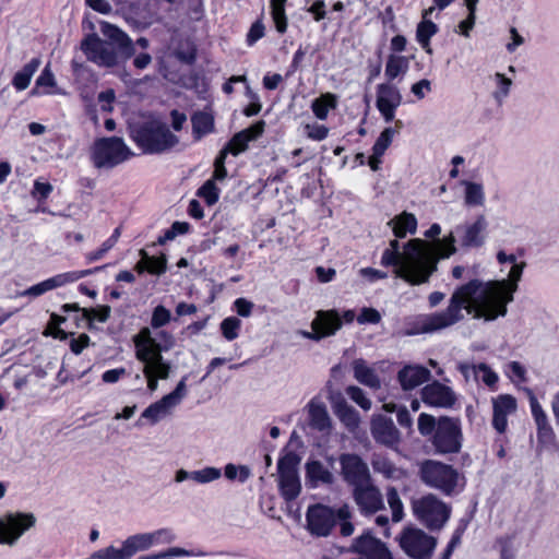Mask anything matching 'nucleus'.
Here are the masks:
<instances>
[{
    "label": "nucleus",
    "instance_id": "obj_1",
    "mask_svg": "<svg viewBox=\"0 0 559 559\" xmlns=\"http://www.w3.org/2000/svg\"><path fill=\"white\" fill-rule=\"evenodd\" d=\"M525 263H514L509 281H480L478 278L455 288L447 309L426 316L420 332L431 333L454 325L464 319V311L474 319L496 320L507 313V305L513 300Z\"/></svg>",
    "mask_w": 559,
    "mask_h": 559
},
{
    "label": "nucleus",
    "instance_id": "obj_2",
    "mask_svg": "<svg viewBox=\"0 0 559 559\" xmlns=\"http://www.w3.org/2000/svg\"><path fill=\"white\" fill-rule=\"evenodd\" d=\"M455 238L451 234L443 240H437L436 245L421 239H412L400 251V242L390 241L381 258L384 266H394V274L412 285L428 282L430 275L437 270L440 258H448L456 251Z\"/></svg>",
    "mask_w": 559,
    "mask_h": 559
},
{
    "label": "nucleus",
    "instance_id": "obj_3",
    "mask_svg": "<svg viewBox=\"0 0 559 559\" xmlns=\"http://www.w3.org/2000/svg\"><path fill=\"white\" fill-rule=\"evenodd\" d=\"M99 28L106 39L88 34L80 45L86 59L102 68H115L134 56L133 40L118 26L100 22Z\"/></svg>",
    "mask_w": 559,
    "mask_h": 559
},
{
    "label": "nucleus",
    "instance_id": "obj_4",
    "mask_svg": "<svg viewBox=\"0 0 559 559\" xmlns=\"http://www.w3.org/2000/svg\"><path fill=\"white\" fill-rule=\"evenodd\" d=\"M134 142L144 153L158 154L176 146L178 136L173 134L167 124L157 119H148L131 130Z\"/></svg>",
    "mask_w": 559,
    "mask_h": 559
},
{
    "label": "nucleus",
    "instance_id": "obj_5",
    "mask_svg": "<svg viewBox=\"0 0 559 559\" xmlns=\"http://www.w3.org/2000/svg\"><path fill=\"white\" fill-rule=\"evenodd\" d=\"M419 477L427 486L452 495L460 481L459 472L451 465L435 460H426L419 465Z\"/></svg>",
    "mask_w": 559,
    "mask_h": 559
},
{
    "label": "nucleus",
    "instance_id": "obj_6",
    "mask_svg": "<svg viewBox=\"0 0 559 559\" xmlns=\"http://www.w3.org/2000/svg\"><path fill=\"white\" fill-rule=\"evenodd\" d=\"M132 155L121 138H100L91 147V159L96 168H112Z\"/></svg>",
    "mask_w": 559,
    "mask_h": 559
},
{
    "label": "nucleus",
    "instance_id": "obj_7",
    "mask_svg": "<svg viewBox=\"0 0 559 559\" xmlns=\"http://www.w3.org/2000/svg\"><path fill=\"white\" fill-rule=\"evenodd\" d=\"M414 515L431 530H440L450 516L451 509L432 493L412 500Z\"/></svg>",
    "mask_w": 559,
    "mask_h": 559
},
{
    "label": "nucleus",
    "instance_id": "obj_8",
    "mask_svg": "<svg viewBox=\"0 0 559 559\" xmlns=\"http://www.w3.org/2000/svg\"><path fill=\"white\" fill-rule=\"evenodd\" d=\"M399 545L412 559H431L437 538L418 527H405L397 537Z\"/></svg>",
    "mask_w": 559,
    "mask_h": 559
},
{
    "label": "nucleus",
    "instance_id": "obj_9",
    "mask_svg": "<svg viewBox=\"0 0 559 559\" xmlns=\"http://www.w3.org/2000/svg\"><path fill=\"white\" fill-rule=\"evenodd\" d=\"M432 445L437 453H457L462 447V430L459 419L440 417L432 435Z\"/></svg>",
    "mask_w": 559,
    "mask_h": 559
},
{
    "label": "nucleus",
    "instance_id": "obj_10",
    "mask_svg": "<svg viewBox=\"0 0 559 559\" xmlns=\"http://www.w3.org/2000/svg\"><path fill=\"white\" fill-rule=\"evenodd\" d=\"M136 358L143 364V374L147 381V389L154 392L158 388V380L169 378L171 365L164 360L158 353H152L147 348H141L135 353Z\"/></svg>",
    "mask_w": 559,
    "mask_h": 559
},
{
    "label": "nucleus",
    "instance_id": "obj_11",
    "mask_svg": "<svg viewBox=\"0 0 559 559\" xmlns=\"http://www.w3.org/2000/svg\"><path fill=\"white\" fill-rule=\"evenodd\" d=\"M36 523L33 513L11 512L0 518V535L2 542L8 545H14L23 533Z\"/></svg>",
    "mask_w": 559,
    "mask_h": 559
},
{
    "label": "nucleus",
    "instance_id": "obj_12",
    "mask_svg": "<svg viewBox=\"0 0 559 559\" xmlns=\"http://www.w3.org/2000/svg\"><path fill=\"white\" fill-rule=\"evenodd\" d=\"M338 462L343 480L353 489L372 479L368 464L359 455L343 453Z\"/></svg>",
    "mask_w": 559,
    "mask_h": 559
},
{
    "label": "nucleus",
    "instance_id": "obj_13",
    "mask_svg": "<svg viewBox=\"0 0 559 559\" xmlns=\"http://www.w3.org/2000/svg\"><path fill=\"white\" fill-rule=\"evenodd\" d=\"M336 514L337 511L320 503L309 507L306 514L308 531L318 537L330 535L336 522Z\"/></svg>",
    "mask_w": 559,
    "mask_h": 559
},
{
    "label": "nucleus",
    "instance_id": "obj_14",
    "mask_svg": "<svg viewBox=\"0 0 559 559\" xmlns=\"http://www.w3.org/2000/svg\"><path fill=\"white\" fill-rule=\"evenodd\" d=\"M187 377H183L177 384L176 389L160 399L158 402L150 405L143 413L142 417L151 420V423L155 424L160 418L167 416L170 411L177 406L180 401L186 396L187 388H186Z\"/></svg>",
    "mask_w": 559,
    "mask_h": 559
},
{
    "label": "nucleus",
    "instance_id": "obj_15",
    "mask_svg": "<svg viewBox=\"0 0 559 559\" xmlns=\"http://www.w3.org/2000/svg\"><path fill=\"white\" fill-rule=\"evenodd\" d=\"M280 488L286 500H294L300 492L296 462L292 455H286L278 462Z\"/></svg>",
    "mask_w": 559,
    "mask_h": 559
},
{
    "label": "nucleus",
    "instance_id": "obj_16",
    "mask_svg": "<svg viewBox=\"0 0 559 559\" xmlns=\"http://www.w3.org/2000/svg\"><path fill=\"white\" fill-rule=\"evenodd\" d=\"M353 498L360 511L366 514H373L384 508L382 493L373 485L372 479L354 488Z\"/></svg>",
    "mask_w": 559,
    "mask_h": 559
},
{
    "label": "nucleus",
    "instance_id": "obj_17",
    "mask_svg": "<svg viewBox=\"0 0 559 559\" xmlns=\"http://www.w3.org/2000/svg\"><path fill=\"white\" fill-rule=\"evenodd\" d=\"M421 400L430 406L449 408L455 404L456 395L450 386L433 381L421 390Z\"/></svg>",
    "mask_w": 559,
    "mask_h": 559
},
{
    "label": "nucleus",
    "instance_id": "obj_18",
    "mask_svg": "<svg viewBox=\"0 0 559 559\" xmlns=\"http://www.w3.org/2000/svg\"><path fill=\"white\" fill-rule=\"evenodd\" d=\"M157 337L160 342L152 336L151 330L148 328H143L139 334L134 336L136 350H140L141 348H147L152 350V353H158L162 355L163 350H169L175 344L174 336L165 331L159 332Z\"/></svg>",
    "mask_w": 559,
    "mask_h": 559
},
{
    "label": "nucleus",
    "instance_id": "obj_19",
    "mask_svg": "<svg viewBox=\"0 0 559 559\" xmlns=\"http://www.w3.org/2000/svg\"><path fill=\"white\" fill-rule=\"evenodd\" d=\"M402 96L399 90L390 84H380L377 90V107L386 122L394 119V110L400 106Z\"/></svg>",
    "mask_w": 559,
    "mask_h": 559
},
{
    "label": "nucleus",
    "instance_id": "obj_20",
    "mask_svg": "<svg viewBox=\"0 0 559 559\" xmlns=\"http://www.w3.org/2000/svg\"><path fill=\"white\" fill-rule=\"evenodd\" d=\"M353 548L367 559H393L385 544L369 534L356 538Z\"/></svg>",
    "mask_w": 559,
    "mask_h": 559
},
{
    "label": "nucleus",
    "instance_id": "obj_21",
    "mask_svg": "<svg viewBox=\"0 0 559 559\" xmlns=\"http://www.w3.org/2000/svg\"><path fill=\"white\" fill-rule=\"evenodd\" d=\"M431 372L421 365H405L397 372V381L404 391H412L430 379Z\"/></svg>",
    "mask_w": 559,
    "mask_h": 559
},
{
    "label": "nucleus",
    "instance_id": "obj_22",
    "mask_svg": "<svg viewBox=\"0 0 559 559\" xmlns=\"http://www.w3.org/2000/svg\"><path fill=\"white\" fill-rule=\"evenodd\" d=\"M371 433L373 438L383 444L392 445L399 442L400 433L392 419L377 415L371 420Z\"/></svg>",
    "mask_w": 559,
    "mask_h": 559
},
{
    "label": "nucleus",
    "instance_id": "obj_23",
    "mask_svg": "<svg viewBox=\"0 0 559 559\" xmlns=\"http://www.w3.org/2000/svg\"><path fill=\"white\" fill-rule=\"evenodd\" d=\"M264 121H258L251 127L236 133L228 144L223 150H228V153L238 155L245 152L250 141L257 140L264 131Z\"/></svg>",
    "mask_w": 559,
    "mask_h": 559
},
{
    "label": "nucleus",
    "instance_id": "obj_24",
    "mask_svg": "<svg viewBox=\"0 0 559 559\" xmlns=\"http://www.w3.org/2000/svg\"><path fill=\"white\" fill-rule=\"evenodd\" d=\"M86 274H90V271L59 274L57 276L48 278L41 283H38V284L27 288L21 295L37 297V296H40L51 289L60 287L69 282H74V281L85 276Z\"/></svg>",
    "mask_w": 559,
    "mask_h": 559
},
{
    "label": "nucleus",
    "instance_id": "obj_25",
    "mask_svg": "<svg viewBox=\"0 0 559 559\" xmlns=\"http://www.w3.org/2000/svg\"><path fill=\"white\" fill-rule=\"evenodd\" d=\"M308 419L311 428L323 433H330L332 429V418L325 404L318 399L311 400L307 405Z\"/></svg>",
    "mask_w": 559,
    "mask_h": 559
},
{
    "label": "nucleus",
    "instance_id": "obj_26",
    "mask_svg": "<svg viewBox=\"0 0 559 559\" xmlns=\"http://www.w3.org/2000/svg\"><path fill=\"white\" fill-rule=\"evenodd\" d=\"M516 411V400L511 395H500L493 400V418L492 425L495 429L502 433L507 429V416Z\"/></svg>",
    "mask_w": 559,
    "mask_h": 559
},
{
    "label": "nucleus",
    "instance_id": "obj_27",
    "mask_svg": "<svg viewBox=\"0 0 559 559\" xmlns=\"http://www.w3.org/2000/svg\"><path fill=\"white\" fill-rule=\"evenodd\" d=\"M166 534L167 531L159 530L154 533H145L130 536L122 544L124 548V555L129 559L135 552L148 549L156 539Z\"/></svg>",
    "mask_w": 559,
    "mask_h": 559
},
{
    "label": "nucleus",
    "instance_id": "obj_28",
    "mask_svg": "<svg viewBox=\"0 0 559 559\" xmlns=\"http://www.w3.org/2000/svg\"><path fill=\"white\" fill-rule=\"evenodd\" d=\"M334 413L348 431L355 432L359 428V413L345 401H341L335 405Z\"/></svg>",
    "mask_w": 559,
    "mask_h": 559
},
{
    "label": "nucleus",
    "instance_id": "obj_29",
    "mask_svg": "<svg viewBox=\"0 0 559 559\" xmlns=\"http://www.w3.org/2000/svg\"><path fill=\"white\" fill-rule=\"evenodd\" d=\"M530 400L531 409L533 417L535 419L538 436L539 437H547L550 436L552 432V429L548 423L547 415L542 408L539 402L537 401L536 396L534 395L533 391L530 389L525 390Z\"/></svg>",
    "mask_w": 559,
    "mask_h": 559
},
{
    "label": "nucleus",
    "instance_id": "obj_30",
    "mask_svg": "<svg viewBox=\"0 0 559 559\" xmlns=\"http://www.w3.org/2000/svg\"><path fill=\"white\" fill-rule=\"evenodd\" d=\"M354 377L357 381L371 389H379L381 386L380 379L376 371L370 368L365 360L356 359L353 361Z\"/></svg>",
    "mask_w": 559,
    "mask_h": 559
},
{
    "label": "nucleus",
    "instance_id": "obj_31",
    "mask_svg": "<svg viewBox=\"0 0 559 559\" xmlns=\"http://www.w3.org/2000/svg\"><path fill=\"white\" fill-rule=\"evenodd\" d=\"M371 465L376 473L383 475L388 479H400L404 476V472L382 454H373Z\"/></svg>",
    "mask_w": 559,
    "mask_h": 559
},
{
    "label": "nucleus",
    "instance_id": "obj_32",
    "mask_svg": "<svg viewBox=\"0 0 559 559\" xmlns=\"http://www.w3.org/2000/svg\"><path fill=\"white\" fill-rule=\"evenodd\" d=\"M392 226L393 233L397 238H404L407 233L415 234L417 227L416 217L407 212H403L388 223Z\"/></svg>",
    "mask_w": 559,
    "mask_h": 559
},
{
    "label": "nucleus",
    "instance_id": "obj_33",
    "mask_svg": "<svg viewBox=\"0 0 559 559\" xmlns=\"http://www.w3.org/2000/svg\"><path fill=\"white\" fill-rule=\"evenodd\" d=\"M486 228V221L483 215L478 216L474 224L466 226L465 235L462 239L463 246H479L483 242L481 233Z\"/></svg>",
    "mask_w": 559,
    "mask_h": 559
},
{
    "label": "nucleus",
    "instance_id": "obj_34",
    "mask_svg": "<svg viewBox=\"0 0 559 559\" xmlns=\"http://www.w3.org/2000/svg\"><path fill=\"white\" fill-rule=\"evenodd\" d=\"M193 134L195 139H201L204 134L210 133L214 127V119L207 112H195L192 118Z\"/></svg>",
    "mask_w": 559,
    "mask_h": 559
},
{
    "label": "nucleus",
    "instance_id": "obj_35",
    "mask_svg": "<svg viewBox=\"0 0 559 559\" xmlns=\"http://www.w3.org/2000/svg\"><path fill=\"white\" fill-rule=\"evenodd\" d=\"M307 475L313 483L332 484L333 474L319 461L307 463Z\"/></svg>",
    "mask_w": 559,
    "mask_h": 559
},
{
    "label": "nucleus",
    "instance_id": "obj_36",
    "mask_svg": "<svg viewBox=\"0 0 559 559\" xmlns=\"http://www.w3.org/2000/svg\"><path fill=\"white\" fill-rule=\"evenodd\" d=\"M437 32V25L429 20H423L417 26L416 38L427 53L432 52L429 40Z\"/></svg>",
    "mask_w": 559,
    "mask_h": 559
},
{
    "label": "nucleus",
    "instance_id": "obj_37",
    "mask_svg": "<svg viewBox=\"0 0 559 559\" xmlns=\"http://www.w3.org/2000/svg\"><path fill=\"white\" fill-rule=\"evenodd\" d=\"M462 185L465 187V204L467 206H481L485 199L483 186L467 180L462 181Z\"/></svg>",
    "mask_w": 559,
    "mask_h": 559
},
{
    "label": "nucleus",
    "instance_id": "obj_38",
    "mask_svg": "<svg viewBox=\"0 0 559 559\" xmlns=\"http://www.w3.org/2000/svg\"><path fill=\"white\" fill-rule=\"evenodd\" d=\"M313 320H319V332L332 330L333 334L342 328V321L335 310H319Z\"/></svg>",
    "mask_w": 559,
    "mask_h": 559
},
{
    "label": "nucleus",
    "instance_id": "obj_39",
    "mask_svg": "<svg viewBox=\"0 0 559 559\" xmlns=\"http://www.w3.org/2000/svg\"><path fill=\"white\" fill-rule=\"evenodd\" d=\"M39 66V61L37 59L32 60L29 63L25 64L21 71H19L13 78V85L22 91L25 90Z\"/></svg>",
    "mask_w": 559,
    "mask_h": 559
},
{
    "label": "nucleus",
    "instance_id": "obj_40",
    "mask_svg": "<svg viewBox=\"0 0 559 559\" xmlns=\"http://www.w3.org/2000/svg\"><path fill=\"white\" fill-rule=\"evenodd\" d=\"M407 68L408 60L405 57L391 55L388 58L384 73L389 80H394L397 75L404 74Z\"/></svg>",
    "mask_w": 559,
    "mask_h": 559
},
{
    "label": "nucleus",
    "instance_id": "obj_41",
    "mask_svg": "<svg viewBox=\"0 0 559 559\" xmlns=\"http://www.w3.org/2000/svg\"><path fill=\"white\" fill-rule=\"evenodd\" d=\"M336 106V97L333 94L326 93L312 103V110L314 115L323 120L326 118L329 109Z\"/></svg>",
    "mask_w": 559,
    "mask_h": 559
},
{
    "label": "nucleus",
    "instance_id": "obj_42",
    "mask_svg": "<svg viewBox=\"0 0 559 559\" xmlns=\"http://www.w3.org/2000/svg\"><path fill=\"white\" fill-rule=\"evenodd\" d=\"M386 500L392 511V520L400 522L403 519V503L395 487L386 488Z\"/></svg>",
    "mask_w": 559,
    "mask_h": 559
},
{
    "label": "nucleus",
    "instance_id": "obj_43",
    "mask_svg": "<svg viewBox=\"0 0 559 559\" xmlns=\"http://www.w3.org/2000/svg\"><path fill=\"white\" fill-rule=\"evenodd\" d=\"M286 0H271L272 17L276 29L280 33H284L287 28V21L285 16V4Z\"/></svg>",
    "mask_w": 559,
    "mask_h": 559
},
{
    "label": "nucleus",
    "instance_id": "obj_44",
    "mask_svg": "<svg viewBox=\"0 0 559 559\" xmlns=\"http://www.w3.org/2000/svg\"><path fill=\"white\" fill-rule=\"evenodd\" d=\"M141 257L145 260L147 265V272L152 274H162L166 270V258L163 255L160 258L150 257L145 250H140Z\"/></svg>",
    "mask_w": 559,
    "mask_h": 559
},
{
    "label": "nucleus",
    "instance_id": "obj_45",
    "mask_svg": "<svg viewBox=\"0 0 559 559\" xmlns=\"http://www.w3.org/2000/svg\"><path fill=\"white\" fill-rule=\"evenodd\" d=\"M394 133L395 131L392 128H385L377 139L372 151L377 155H383L385 150L391 144Z\"/></svg>",
    "mask_w": 559,
    "mask_h": 559
},
{
    "label": "nucleus",
    "instance_id": "obj_46",
    "mask_svg": "<svg viewBox=\"0 0 559 559\" xmlns=\"http://www.w3.org/2000/svg\"><path fill=\"white\" fill-rule=\"evenodd\" d=\"M346 393L362 409L369 411L371 408V401L365 395L360 388L350 385L346 389Z\"/></svg>",
    "mask_w": 559,
    "mask_h": 559
},
{
    "label": "nucleus",
    "instance_id": "obj_47",
    "mask_svg": "<svg viewBox=\"0 0 559 559\" xmlns=\"http://www.w3.org/2000/svg\"><path fill=\"white\" fill-rule=\"evenodd\" d=\"M336 518L341 521V534L343 536L352 535L354 533V526L347 521L350 518V511L347 504L337 510Z\"/></svg>",
    "mask_w": 559,
    "mask_h": 559
},
{
    "label": "nucleus",
    "instance_id": "obj_48",
    "mask_svg": "<svg viewBox=\"0 0 559 559\" xmlns=\"http://www.w3.org/2000/svg\"><path fill=\"white\" fill-rule=\"evenodd\" d=\"M438 420L431 415L420 414L418 418V430L423 436H429L435 433Z\"/></svg>",
    "mask_w": 559,
    "mask_h": 559
},
{
    "label": "nucleus",
    "instance_id": "obj_49",
    "mask_svg": "<svg viewBox=\"0 0 559 559\" xmlns=\"http://www.w3.org/2000/svg\"><path fill=\"white\" fill-rule=\"evenodd\" d=\"M239 326H240V320L235 317L225 319L221 324L223 335L228 341L235 340L238 336L237 331H238Z\"/></svg>",
    "mask_w": 559,
    "mask_h": 559
},
{
    "label": "nucleus",
    "instance_id": "obj_50",
    "mask_svg": "<svg viewBox=\"0 0 559 559\" xmlns=\"http://www.w3.org/2000/svg\"><path fill=\"white\" fill-rule=\"evenodd\" d=\"M171 314L168 309L164 306H157L152 314L151 325L154 329H158L170 321Z\"/></svg>",
    "mask_w": 559,
    "mask_h": 559
},
{
    "label": "nucleus",
    "instance_id": "obj_51",
    "mask_svg": "<svg viewBox=\"0 0 559 559\" xmlns=\"http://www.w3.org/2000/svg\"><path fill=\"white\" fill-rule=\"evenodd\" d=\"M110 307L109 306H102L99 308H91V309H86V308H83V317L87 320H92V319H98L100 322H105L108 320L109 316H110Z\"/></svg>",
    "mask_w": 559,
    "mask_h": 559
},
{
    "label": "nucleus",
    "instance_id": "obj_52",
    "mask_svg": "<svg viewBox=\"0 0 559 559\" xmlns=\"http://www.w3.org/2000/svg\"><path fill=\"white\" fill-rule=\"evenodd\" d=\"M199 195L202 197L209 205H213L217 199V188L212 180H207L199 190Z\"/></svg>",
    "mask_w": 559,
    "mask_h": 559
},
{
    "label": "nucleus",
    "instance_id": "obj_53",
    "mask_svg": "<svg viewBox=\"0 0 559 559\" xmlns=\"http://www.w3.org/2000/svg\"><path fill=\"white\" fill-rule=\"evenodd\" d=\"M221 471L215 467H206L201 471L193 472L191 477L199 483H209L219 478Z\"/></svg>",
    "mask_w": 559,
    "mask_h": 559
},
{
    "label": "nucleus",
    "instance_id": "obj_54",
    "mask_svg": "<svg viewBox=\"0 0 559 559\" xmlns=\"http://www.w3.org/2000/svg\"><path fill=\"white\" fill-rule=\"evenodd\" d=\"M357 321L360 324L372 323L377 324L381 321L380 312L374 308H362L359 316L357 317Z\"/></svg>",
    "mask_w": 559,
    "mask_h": 559
},
{
    "label": "nucleus",
    "instance_id": "obj_55",
    "mask_svg": "<svg viewBox=\"0 0 559 559\" xmlns=\"http://www.w3.org/2000/svg\"><path fill=\"white\" fill-rule=\"evenodd\" d=\"M227 154H228V150H222L219 152V155L215 159V163H214V166H215L214 178L215 179L222 180L227 175V170L225 168V159L227 157Z\"/></svg>",
    "mask_w": 559,
    "mask_h": 559
},
{
    "label": "nucleus",
    "instance_id": "obj_56",
    "mask_svg": "<svg viewBox=\"0 0 559 559\" xmlns=\"http://www.w3.org/2000/svg\"><path fill=\"white\" fill-rule=\"evenodd\" d=\"M319 324H320V321L319 320H313L311 322V329H312V332H307V331H304L301 332L302 336L306 337V338H310V340H313V341H319L323 337H328V336H331L333 335V331L332 330H326V331H320L319 332Z\"/></svg>",
    "mask_w": 559,
    "mask_h": 559
},
{
    "label": "nucleus",
    "instance_id": "obj_57",
    "mask_svg": "<svg viewBox=\"0 0 559 559\" xmlns=\"http://www.w3.org/2000/svg\"><path fill=\"white\" fill-rule=\"evenodd\" d=\"M40 86H49V87L56 86V80H55V76H53L51 70L49 69V67H46L43 70L41 74L38 76V79L36 81V88L33 90L32 93L36 94L37 88Z\"/></svg>",
    "mask_w": 559,
    "mask_h": 559
},
{
    "label": "nucleus",
    "instance_id": "obj_58",
    "mask_svg": "<svg viewBox=\"0 0 559 559\" xmlns=\"http://www.w3.org/2000/svg\"><path fill=\"white\" fill-rule=\"evenodd\" d=\"M457 368L464 376L465 381H469L471 379H473L474 381H478V366L461 362L459 364Z\"/></svg>",
    "mask_w": 559,
    "mask_h": 559
},
{
    "label": "nucleus",
    "instance_id": "obj_59",
    "mask_svg": "<svg viewBox=\"0 0 559 559\" xmlns=\"http://www.w3.org/2000/svg\"><path fill=\"white\" fill-rule=\"evenodd\" d=\"M117 235H118V230H116V235L114 237L109 238L102 245L100 249H98L95 252L90 253L88 260L96 261V260L100 259L108 250H110L114 247V245L116 243Z\"/></svg>",
    "mask_w": 559,
    "mask_h": 559
},
{
    "label": "nucleus",
    "instance_id": "obj_60",
    "mask_svg": "<svg viewBox=\"0 0 559 559\" xmlns=\"http://www.w3.org/2000/svg\"><path fill=\"white\" fill-rule=\"evenodd\" d=\"M478 370L483 382L488 386H492L498 381V376L486 364H479Z\"/></svg>",
    "mask_w": 559,
    "mask_h": 559
},
{
    "label": "nucleus",
    "instance_id": "obj_61",
    "mask_svg": "<svg viewBox=\"0 0 559 559\" xmlns=\"http://www.w3.org/2000/svg\"><path fill=\"white\" fill-rule=\"evenodd\" d=\"M90 337L87 334H81L78 338H72L70 342V348L74 354H80L88 346Z\"/></svg>",
    "mask_w": 559,
    "mask_h": 559
},
{
    "label": "nucleus",
    "instance_id": "obj_62",
    "mask_svg": "<svg viewBox=\"0 0 559 559\" xmlns=\"http://www.w3.org/2000/svg\"><path fill=\"white\" fill-rule=\"evenodd\" d=\"M51 190L52 187L50 183L36 181L34 185L33 195L38 199H46Z\"/></svg>",
    "mask_w": 559,
    "mask_h": 559
},
{
    "label": "nucleus",
    "instance_id": "obj_63",
    "mask_svg": "<svg viewBox=\"0 0 559 559\" xmlns=\"http://www.w3.org/2000/svg\"><path fill=\"white\" fill-rule=\"evenodd\" d=\"M235 307L238 314H240L241 317H249L253 308V304L243 298H238L235 301Z\"/></svg>",
    "mask_w": 559,
    "mask_h": 559
},
{
    "label": "nucleus",
    "instance_id": "obj_64",
    "mask_svg": "<svg viewBox=\"0 0 559 559\" xmlns=\"http://www.w3.org/2000/svg\"><path fill=\"white\" fill-rule=\"evenodd\" d=\"M103 559H128L124 555L123 546L121 548L108 547L100 556Z\"/></svg>",
    "mask_w": 559,
    "mask_h": 559
}]
</instances>
